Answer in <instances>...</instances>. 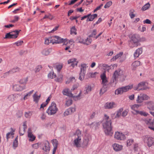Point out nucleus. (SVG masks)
Wrapping results in <instances>:
<instances>
[{
    "label": "nucleus",
    "instance_id": "nucleus-59",
    "mask_svg": "<svg viewBox=\"0 0 154 154\" xmlns=\"http://www.w3.org/2000/svg\"><path fill=\"white\" fill-rule=\"evenodd\" d=\"M97 34V30L96 29H94L91 34L89 36V37H94V38H95V35Z\"/></svg>",
    "mask_w": 154,
    "mask_h": 154
},
{
    "label": "nucleus",
    "instance_id": "nucleus-24",
    "mask_svg": "<svg viewBox=\"0 0 154 154\" xmlns=\"http://www.w3.org/2000/svg\"><path fill=\"white\" fill-rule=\"evenodd\" d=\"M100 77L102 80V84H103V85H105L108 82L105 72H104L101 74Z\"/></svg>",
    "mask_w": 154,
    "mask_h": 154
},
{
    "label": "nucleus",
    "instance_id": "nucleus-37",
    "mask_svg": "<svg viewBox=\"0 0 154 154\" xmlns=\"http://www.w3.org/2000/svg\"><path fill=\"white\" fill-rule=\"evenodd\" d=\"M28 81V77L23 78L20 79L18 81L19 83L21 84H26Z\"/></svg>",
    "mask_w": 154,
    "mask_h": 154
},
{
    "label": "nucleus",
    "instance_id": "nucleus-38",
    "mask_svg": "<svg viewBox=\"0 0 154 154\" xmlns=\"http://www.w3.org/2000/svg\"><path fill=\"white\" fill-rule=\"evenodd\" d=\"M123 53L122 52H120L119 54H117L115 56H114L111 60V61H113L116 60L117 59L121 57L123 55Z\"/></svg>",
    "mask_w": 154,
    "mask_h": 154
},
{
    "label": "nucleus",
    "instance_id": "nucleus-19",
    "mask_svg": "<svg viewBox=\"0 0 154 154\" xmlns=\"http://www.w3.org/2000/svg\"><path fill=\"white\" fill-rule=\"evenodd\" d=\"M14 90L16 91H20L25 89V87L22 86L19 84H15L13 86Z\"/></svg>",
    "mask_w": 154,
    "mask_h": 154
},
{
    "label": "nucleus",
    "instance_id": "nucleus-48",
    "mask_svg": "<svg viewBox=\"0 0 154 154\" xmlns=\"http://www.w3.org/2000/svg\"><path fill=\"white\" fill-rule=\"evenodd\" d=\"M41 143L38 142L32 144V147L33 149H37L39 147V146L41 145Z\"/></svg>",
    "mask_w": 154,
    "mask_h": 154
},
{
    "label": "nucleus",
    "instance_id": "nucleus-55",
    "mask_svg": "<svg viewBox=\"0 0 154 154\" xmlns=\"http://www.w3.org/2000/svg\"><path fill=\"white\" fill-rule=\"evenodd\" d=\"M134 141L132 139H129L127 140V146H129L132 145L134 143Z\"/></svg>",
    "mask_w": 154,
    "mask_h": 154
},
{
    "label": "nucleus",
    "instance_id": "nucleus-36",
    "mask_svg": "<svg viewBox=\"0 0 154 154\" xmlns=\"http://www.w3.org/2000/svg\"><path fill=\"white\" fill-rule=\"evenodd\" d=\"M88 15H89V16L86 20L87 22L92 21L97 16V14H94L91 15V14H88Z\"/></svg>",
    "mask_w": 154,
    "mask_h": 154
},
{
    "label": "nucleus",
    "instance_id": "nucleus-26",
    "mask_svg": "<svg viewBox=\"0 0 154 154\" xmlns=\"http://www.w3.org/2000/svg\"><path fill=\"white\" fill-rule=\"evenodd\" d=\"M143 52V49L142 48H139L137 49L134 54V57L135 58L138 57L140 54H141Z\"/></svg>",
    "mask_w": 154,
    "mask_h": 154
},
{
    "label": "nucleus",
    "instance_id": "nucleus-32",
    "mask_svg": "<svg viewBox=\"0 0 154 154\" xmlns=\"http://www.w3.org/2000/svg\"><path fill=\"white\" fill-rule=\"evenodd\" d=\"M11 132L8 133L6 134V138L8 140V139L10 138H13L14 137V132L15 130L12 128H11Z\"/></svg>",
    "mask_w": 154,
    "mask_h": 154
},
{
    "label": "nucleus",
    "instance_id": "nucleus-12",
    "mask_svg": "<svg viewBox=\"0 0 154 154\" xmlns=\"http://www.w3.org/2000/svg\"><path fill=\"white\" fill-rule=\"evenodd\" d=\"M49 142L47 140H45L43 142L42 144V149L46 152V154L48 153L50 150Z\"/></svg>",
    "mask_w": 154,
    "mask_h": 154
},
{
    "label": "nucleus",
    "instance_id": "nucleus-64",
    "mask_svg": "<svg viewBox=\"0 0 154 154\" xmlns=\"http://www.w3.org/2000/svg\"><path fill=\"white\" fill-rule=\"evenodd\" d=\"M105 85H103V87L100 90V94H103L104 93H105L106 91V88H105L104 86Z\"/></svg>",
    "mask_w": 154,
    "mask_h": 154
},
{
    "label": "nucleus",
    "instance_id": "nucleus-56",
    "mask_svg": "<svg viewBox=\"0 0 154 154\" xmlns=\"http://www.w3.org/2000/svg\"><path fill=\"white\" fill-rule=\"evenodd\" d=\"M42 67L41 65H38L37 66L35 69V73L39 72L42 69Z\"/></svg>",
    "mask_w": 154,
    "mask_h": 154
},
{
    "label": "nucleus",
    "instance_id": "nucleus-11",
    "mask_svg": "<svg viewBox=\"0 0 154 154\" xmlns=\"http://www.w3.org/2000/svg\"><path fill=\"white\" fill-rule=\"evenodd\" d=\"M139 40L135 35H132L130 40V42L133 45L132 47H137L138 46H140V44L139 43Z\"/></svg>",
    "mask_w": 154,
    "mask_h": 154
},
{
    "label": "nucleus",
    "instance_id": "nucleus-16",
    "mask_svg": "<svg viewBox=\"0 0 154 154\" xmlns=\"http://www.w3.org/2000/svg\"><path fill=\"white\" fill-rule=\"evenodd\" d=\"M54 44H60L62 43L63 42V38L58 36H52Z\"/></svg>",
    "mask_w": 154,
    "mask_h": 154
},
{
    "label": "nucleus",
    "instance_id": "nucleus-25",
    "mask_svg": "<svg viewBox=\"0 0 154 154\" xmlns=\"http://www.w3.org/2000/svg\"><path fill=\"white\" fill-rule=\"evenodd\" d=\"M20 69L19 67L14 68L12 69L11 70H9V71L5 73L4 75H7L10 73L11 74L14 72H18L20 71Z\"/></svg>",
    "mask_w": 154,
    "mask_h": 154
},
{
    "label": "nucleus",
    "instance_id": "nucleus-47",
    "mask_svg": "<svg viewBox=\"0 0 154 154\" xmlns=\"http://www.w3.org/2000/svg\"><path fill=\"white\" fill-rule=\"evenodd\" d=\"M100 123H101L99 122H94L90 125V126L92 128H96L97 127H98L100 125Z\"/></svg>",
    "mask_w": 154,
    "mask_h": 154
},
{
    "label": "nucleus",
    "instance_id": "nucleus-10",
    "mask_svg": "<svg viewBox=\"0 0 154 154\" xmlns=\"http://www.w3.org/2000/svg\"><path fill=\"white\" fill-rule=\"evenodd\" d=\"M149 98V97L146 94L141 93L138 96L136 101L137 103H142L143 100H148Z\"/></svg>",
    "mask_w": 154,
    "mask_h": 154
},
{
    "label": "nucleus",
    "instance_id": "nucleus-33",
    "mask_svg": "<svg viewBox=\"0 0 154 154\" xmlns=\"http://www.w3.org/2000/svg\"><path fill=\"white\" fill-rule=\"evenodd\" d=\"M51 49L47 48L44 49L41 52L42 55L44 56L48 55L51 52Z\"/></svg>",
    "mask_w": 154,
    "mask_h": 154
},
{
    "label": "nucleus",
    "instance_id": "nucleus-62",
    "mask_svg": "<svg viewBox=\"0 0 154 154\" xmlns=\"http://www.w3.org/2000/svg\"><path fill=\"white\" fill-rule=\"evenodd\" d=\"M63 67V65L62 64H59L56 65V68L57 69V71L59 72Z\"/></svg>",
    "mask_w": 154,
    "mask_h": 154
},
{
    "label": "nucleus",
    "instance_id": "nucleus-5",
    "mask_svg": "<svg viewBox=\"0 0 154 154\" xmlns=\"http://www.w3.org/2000/svg\"><path fill=\"white\" fill-rule=\"evenodd\" d=\"M80 71L79 79L81 81L84 80L86 73L87 68L88 67L87 64L85 63L81 64L80 66Z\"/></svg>",
    "mask_w": 154,
    "mask_h": 154
},
{
    "label": "nucleus",
    "instance_id": "nucleus-43",
    "mask_svg": "<svg viewBox=\"0 0 154 154\" xmlns=\"http://www.w3.org/2000/svg\"><path fill=\"white\" fill-rule=\"evenodd\" d=\"M51 142L54 147L57 148V145L58 144V142L56 139H54L51 140Z\"/></svg>",
    "mask_w": 154,
    "mask_h": 154
},
{
    "label": "nucleus",
    "instance_id": "nucleus-28",
    "mask_svg": "<svg viewBox=\"0 0 154 154\" xmlns=\"http://www.w3.org/2000/svg\"><path fill=\"white\" fill-rule=\"evenodd\" d=\"M41 95L40 94L38 95L37 92H35L32 96L33 101L35 102V103H38L41 97Z\"/></svg>",
    "mask_w": 154,
    "mask_h": 154
},
{
    "label": "nucleus",
    "instance_id": "nucleus-34",
    "mask_svg": "<svg viewBox=\"0 0 154 154\" xmlns=\"http://www.w3.org/2000/svg\"><path fill=\"white\" fill-rule=\"evenodd\" d=\"M17 37V34H13L11 33H7L5 35V38H15Z\"/></svg>",
    "mask_w": 154,
    "mask_h": 154
},
{
    "label": "nucleus",
    "instance_id": "nucleus-14",
    "mask_svg": "<svg viewBox=\"0 0 154 154\" xmlns=\"http://www.w3.org/2000/svg\"><path fill=\"white\" fill-rule=\"evenodd\" d=\"M78 42L83 44L87 45H90L91 42L92 40L91 39L89 38H87L86 39H84L82 38H78L77 39Z\"/></svg>",
    "mask_w": 154,
    "mask_h": 154
},
{
    "label": "nucleus",
    "instance_id": "nucleus-29",
    "mask_svg": "<svg viewBox=\"0 0 154 154\" xmlns=\"http://www.w3.org/2000/svg\"><path fill=\"white\" fill-rule=\"evenodd\" d=\"M75 59L69 60L68 61L69 64H71V66L73 68L75 66H77L78 62L76 61Z\"/></svg>",
    "mask_w": 154,
    "mask_h": 154
},
{
    "label": "nucleus",
    "instance_id": "nucleus-50",
    "mask_svg": "<svg viewBox=\"0 0 154 154\" xmlns=\"http://www.w3.org/2000/svg\"><path fill=\"white\" fill-rule=\"evenodd\" d=\"M63 75L62 74H60L58 76L57 79L55 80L57 82H61L63 80Z\"/></svg>",
    "mask_w": 154,
    "mask_h": 154
},
{
    "label": "nucleus",
    "instance_id": "nucleus-18",
    "mask_svg": "<svg viewBox=\"0 0 154 154\" xmlns=\"http://www.w3.org/2000/svg\"><path fill=\"white\" fill-rule=\"evenodd\" d=\"M26 122H23V127H21L19 128V133L21 135L24 134L26 129L27 128Z\"/></svg>",
    "mask_w": 154,
    "mask_h": 154
},
{
    "label": "nucleus",
    "instance_id": "nucleus-40",
    "mask_svg": "<svg viewBox=\"0 0 154 154\" xmlns=\"http://www.w3.org/2000/svg\"><path fill=\"white\" fill-rule=\"evenodd\" d=\"M137 115L139 114L141 116L145 117L149 115V114L147 112L144 111L139 110V111H137Z\"/></svg>",
    "mask_w": 154,
    "mask_h": 154
},
{
    "label": "nucleus",
    "instance_id": "nucleus-7",
    "mask_svg": "<svg viewBox=\"0 0 154 154\" xmlns=\"http://www.w3.org/2000/svg\"><path fill=\"white\" fill-rule=\"evenodd\" d=\"M133 87V85H130L119 88L115 91V94L117 95L122 94L123 92H126L129 90L131 89Z\"/></svg>",
    "mask_w": 154,
    "mask_h": 154
},
{
    "label": "nucleus",
    "instance_id": "nucleus-49",
    "mask_svg": "<svg viewBox=\"0 0 154 154\" xmlns=\"http://www.w3.org/2000/svg\"><path fill=\"white\" fill-rule=\"evenodd\" d=\"M123 110V108H122L119 109L117 112L116 115L115 116V118H119L121 115V112Z\"/></svg>",
    "mask_w": 154,
    "mask_h": 154
},
{
    "label": "nucleus",
    "instance_id": "nucleus-27",
    "mask_svg": "<svg viewBox=\"0 0 154 154\" xmlns=\"http://www.w3.org/2000/svg\"><path fill=\"white\" fill-rule=\"evenodd\" d=\"M113 149L116 151L121 150L122 149V146L117 143H115L112 145Z\"/></svg>",
    "mask_w": 154,
    "mask_h": 154
},
{
    "label": "nucleus",
    "instance_id": "nucleus-63",
    "mask_svg": "<svg viewBox=\"0 0 154 154\" xmlns=\"http://www.w3.org/2000/svg\"><path fill=\"white\" fill-rule=\"evenodd\" d=\"M17 137L14 140V141L13 143V146L14 147H16L18 145V141H17Z\"/></svg>",
    "mask_w": 154,
    "mask_h": 154
},
{
    "label": "nucleus",
    "instance_id": "nucleus-13",
    "mask_svg": "<svg viewBox=\"0 0 154 154\" xmlns=\"http://www.w3.org/2000/svg\"><path fill=\"white\" fill-rule=\"evenodd\" d=\"M114 138L119 140H123L126 137L125 135L122 133L120 132L117 131L115 132Z\"/></svg>",
    "mask_w": 154,
    "mask_h": 154
},
{
    "label": "nucleus",
    "instance_id": "nucleus-60",
    "mask_svg": "<svg viewBox=\"0 0 154 154\" xmlns=\"http://www.w3.org/2000/svg\"><path fill=\"white\" fill-rule=\"evenodd\" d=\"M112 4V2L109 1L107 2L104 6V8H109Z\"/></svg>",
    "mask_w": 154,
    "mask_h": 154
},
{
    "label": "nucleus",
    "instance_id": "nucleus-41",
    "mask_svg": "<svg viewBox=\"0 0 154 154\" xmlns=\"http://www.w3.org/2000/svg\"><path fill=\"white\" fill-rule=\"evenodd\" d=\"M97 72H90L88 73L87 74V76L88 78H95L96 75L97 74Z\"/></svg>",
    "mask_w": 154,
    "mask_h": 154
},
{
    "label": "nucleus",
    "instance_id": "nucleus-9",
    "mask_svg": "<svg viewBox=\"0 0 154 154\" xmlns=\"http://www.w3.org/2000/svg\"><path fill=\"white\" fill-rule=\"evenodd\" d=\"M143 140L149 147L154 146V138L146 135L143 137Z\"/></svg>",
    "mask_w": 154,
    "mask_h": 154
},
{
    "label": "nucleus",
    "instance_id": "nucleus-15",
    "mask_svg": "<svg viewBox=\"0 0 154 154\" xmlns=\"http://www.w3.org/2000/svg\"><path fill=\"white\" fill-rule=\"evenodd\" d=\"M140 106V105L136 104L131 105L130 106L131 109L133 110V111H131V113L134 115H137V111H139L137 110V109Z\"/></svg>",
    "mask_w": 154,
    "mask_h": 154
},
{
    "label": "nucleus",
    "instance_id": "nucleus-4",
    "mask_svg": "<svg viewBox=\"0 0 154 154\" xmlns=\"http://www.w3.org/2000/svg\"><path fill=\"white\" fill-rule=\"evenodd\" d=\"M58 109L55 103L53 102L46 111V112L49 115H52L56 114Z\"/></svg>",
    "mask_w": 154,
    "mask_h": 154
},
{
    "label": "nucleus",
    "instance_id": "nucleus-8",
    "mask_svg": "<svg viewBox=\"0 0 154 154\" xmlns=\"http://www.w3.org/2000/svg\"><path fill=\"white\" fill-rule=\"evenodd\" d=\"M124 74L123 71L120 69L116 70L113 76V82L116 85L117 83V80L118 78L122 76Z\"/></svg>",
    "mask_w": 154,
    "mask_h": 154
},
{
    "label": "nucleus",
    "instance_id": "nucleus-57",
    "mask_svg": "<svg viewBox=\"0 0 154 154\" xmlns=\"http://www.w3.org/2000/svg\"><path fill=\"white\" fill-rule=\"evenodd\" d=\"M76 29L75 26L72 27L70 29L71 34H74L75 35L77 34L76 32Z\"/></svg>",
    "mask_w": 154,
    "mask_h": 154
},
{
    "label": "nucleus",
    "instance_id": "nucleus-31",
    "mask_svg": "<svg viewBox=\"0 0 154 154\" xmlns=\"http://www.w3.org/2000/svg\"><path fill=\"white\" fill-rule=\"evenodd\" d=\"M17 97V95L16 94H13L10 95L8 97V100L11 102H14Z\"/></svg>",
    "mask_w": 154,
    "mask_h": 154
},
{
    "label": "nucleus",
    "instance_id": "nucleus-20",
    "mask_svg": "<svg viewBox=\"0 0 154 154\" xmlns=\"http://www.w3.org/2000/svg\"><path fill=\"white\" fill-rule=\"evenodd\" d=\"M144 123L148 125H153V121L152 120L150 117L143 118L142 119Z\"/></svg>",
    "mask_w": 154,
    "mask_h": 154
},
{
    "label": "nucleus",
    "instance_id": "nucleus-17",
    "mask_svg": "<svg viewBox=\"0 0 154 154\" xmlns=\"http://www.w3.org/2000/svg\"><path fill=\"white\" fill-rule=\"evenodd\" d=\"M90 137L89 135L85 136L82 143L83 147H85L88 146L90 141Z\"/></svg>",
    "mask_w": 154,
    "mask_h": 154
},
{
    "label": "nucleus",
    "instance_id": "nucleus-1",
    "mask_svg": "<svg viewBox=\"0 0 154 154\" xmlns=\"http://www.w3.org/2000/svg\"><path fill=\"white\" fill-rule=\"evenodd\" d=\"M104 120L106 121L103 124V126L105 133L106 135L111 136L113 132L111 120L109 119V117L106 114L104 115Z\"/></svg>",
    "mask_w": 154,
    "mask_h": 154
},
{
    "label": "nucleus",
    "instance_id": "nucleus-3",
    "mask_svg": "<svg viewBox=\"0 0 154 154\" xmlns=\"http://www.w3.org/2000/svg\"><path fill=\"white\" fill-rule=\"evenodd\" d=\"M150 87L149 86L148 83L145 81H142L134 87V89L135 91H143L149 89Z\"/></svg>",
    "mask_w": 154,
    "mask_h": 154
},
{
    "label": "nucleus",
    "instance_id": "nucleus-51",
    "mask_svg": "<svg viewBox=\"0 0 154 154\" xmlns=\"http://www.w3.org/2000/svg\"><path fill=\"white\" fill-rule=\"evenodd\" d=\"M48 77L49 78L53 79L56 77V75L54 74L53 72H51L48 74Z\"/></svg>",
    "mask_w": 154,
    "mask_h": 154
},
{
    "label": "nucleus",
    "instance_id": "nucleus-39",
    "mask_svg": "<svg viewBox=\"0 0 154 154\" xmlns=\"http://www.w3.org/2000/svg\"><path fill=\"white\" fill-rule=\"evenodd\" d=\"M50 43H52L53 44H54L52 36L45 39V44L48 45Z\"/></svg>",
    "mask_w": 154,
    "mask_h": 154
},
{
    "label": "nucleus",
    "instance_id": "nucleus-45",
    "mask_svg": "<svg viewBox=\"0 0 154 154\" xmlns=\"http://www.w3.org/2000/svg\"><path fill=\"white\" fill-rule=\"evenodd\" d=\"M91 86L88 85L85 87V90L84 91V94H88L91 90Z\"/></svg>",
    "mask_w": 154,
    "mask_h": 154
},
{
    "label": "nucleus",
    "instance_id": "nucleus-21",
    "mask_svg": "<svg viewBox=\"0 0 154 154\" xmlns=\"http://www.w3.org/2000/svg\"><path fill=\"white\" fill-rule=\"evenodd\" d=\"M116 106V105L114 102H107L105 104L104 107L106 109H111L115 107Z\"/></svg>",
    "mask_w": 154,
    "mask_h": 154
},
{
    "label": "nucleus",
    "instance_id": "nucleus-6",
    "mask_svg": "<svg viewBox=\"0 0 154 154\" xmlns=\"http://www.w3.org/2000/svg\"><path fill=\"white\" fill-rule=\"evenodd\" d=\"M81 93L82 92L80 91L78 95L75 96L73 95L69 91L68 88H66L62 91V93L64 95L68 96L70 97H73V99L75 100H79L80 99V97Z\"/></svg>",
    "mask_w": 154,
    "mask_h": 154
},
{
    "label": "nucleus",
    "instance_id": "nucleus-2",
    "mask_svg": "<svg viewBox=\"0 0 154 154\" xmlns=\"http://www.w3.org/2000/svg\"><path fill=\"white\" fill-rule=\"evenodd\" d=\"M74 139L73 141V146L77 148L81 146L82 135L81 131L79 130L76 131L74 134Z\"/></svg>",
    "mask_w": 154,
    "mask_h": 154
},
{
    "label": "nucleus",
    "instance_id": "nucleus-44",
    "mask_svg": "<svg viewBox=\"0 0 154 154\" xmlns=\"http://www.w3.org/2000/svg\"><path fill=\"white\" fill-rule=\"evenodd\" d=\"M32 112L30 111L25 112V116L27 118L30 119L32 115Z\"/></svg>",
    "mask_w": 154,
    "mask_h": 154
},
{
    "label": "nucleus",
    "instance_id": "nucleus-46",
    "mask_svg": "<svg viewBox=\"0 0 154 154\" xmlns=\"http://www.w3.org/2000/svg\"><path fill=\"white\" fill-rule=\"evenodd\" d=\"M33 91L34 90H32L27 94L24 97L23 99V100H25L27 99L28 97L31 96V94H32Z\"/></svg>",
    "mask_w": 154,
    "mask_h": 154
},
{
    "label": "nucleus",
    "instance_id": "nucleus-52",
    "mask_svg": "<svg viewBox=\"0 0 154 154\" xmlns=\"http://www.w3.org/2000/svg\"><path fill=\"white\" fill-rule=\"evenodd\" d=\"M75 79L74 77H71L66 82V84H69L70 82H75Z\"/></svg>",
    "mask_w": 154,
    "mask_h": 154
},
{
    "label": "nucleus",
    "instance_id": "nucleus-42",
    "mask_svg": "<svg viewBox=\"0 0 154 154\" xmlns=\"http://www.w3.org/2000/svg\"><path fill=\"white\" fill-rule=\"evenodd\" d=\"M150 7V5L149 2H148L143 6L141 10L142 11H144L149 9Z\"/></svg>",
    "mask_w": 154,
    "mask_h": 154
},
{
    "label": "nucleus",
    "instance_id": "nucleus-23",
    "mask_svg": "<svg viewBox=\"0 0 154 154\" xmlns=\"http://www.w3.org/2000/svg\"><path fill=\"white\" fill-rule=\"evenodd\" d=\"M75 109L74 108H69L66 110L63 113L64 116H67L70 114L72 112L75 111Z\"/></svg>",
    "mask_w": 154,
    "mask_h": 154
},
{
    "label": "nucleus",
    "instance_id": "nucleus-35",
    "mask_svg": "<svg viewBox=\"0 0 154 154\" xmlns=\"http://www.w3.org/2000/svg\"><path fill=\"white\" fill-rule=\"evenodd\" d=\"M146 104L147 105V108L149 110H154V105H152L153 104L152 102L150 101L146 102Z\"/></svg>",
    "mask_w": 154,
    "mask_h": 154
},
{
    "label": "nucleus",
    "instance_id": "nucleus-30",
    "mask_svg": "<svg viewBox=\"0 0 154 154\" xmlns=\"http://www.w3.org/2000/svg\"><path fill=\"white\" fill-rule=\"evenodd\" d=\"M140 64V62L139 61H136L132 64V69L133 70H135L137 68Z\"/></svg>",
    "mask_w": 154,
    "mask_h": 154
},
{
    "label": "nucleus",
    "instance_id": "nucleus-54",
    "mask_svg": "<svg viewBox=\"0 0 154 154\" xmlns=\"http://www.w3.org/2000/svg\"><path fill=\"white\" fill-rule=\"evenodd\" d=\"M134 10L133 9L131 10L130 11L129 15L131 19L134 18L135 16V15L134 13Z\"/></svg>",
    "mask_w": 154,
    "mask_h": 154
},
{
    "label": "nucleus",
    "instance_id": "nucleus-53",
    "mask_svg": "<svg viewBox=\"0 0 154 154\" xmlns=\"http://www.w3.org/2000/svg\"><path fill=\"white\" fill-rule=\"evenodd\" d=\"M54 17L51 14H49L48 15H45V17L42 18V20H44L46 18H48L50 20H52L53 18Z\"/></svg>",
    "mask_w": 154,
    "mask_h": 154
},
{
    "label": "nucleus",
    "instance_id": "nucleus-61",
    "mask_svg": "<svg viewBox=\"0 0 154 154\" xmlns=\"http://www.w3.org/2000/svg\"><path fill=\"white\" fill-rule=\"evenodd\" d=\"M14 19L13 20H12L11 21V22L12 23H15L19 19V17L17 16H14Z\"/></svg>",
    "mask_w": 154,
    "mask_h": 154
},
{
    "label": "nucleus",
    "instance_id": "nucleus-22",
    "mask_svg": "<svg viewBox=\"0 0 154 154\" xmlns=\"http://www.w3.org/2000/svg\"><path fill=\"white\" fill-rule=\"evenodd\" d=\"M28 136L29 138V140L30 141H34L35 138V137L31 132L30 128H29L28 131Z\"/></svg>",
    "mask_w": 154,
    "mask_h": 154
},
{
    "label": "nucleus",
    "instance_id": "nucleus-58",
    "mask_svg": "<svg viewBox=\"0 0 154 154\" xmlns=\"http://www.w3.org/2000/svg\"><path fill=\"white\" fill-rule=\"evenodd\" d=\"M23 41H18L17 42L14 43V45H16L17 46H19L21 45L23 43Z\"/></svg>",
    "mask_w": 154,
    "mask_h": 154
}]
</instances>
